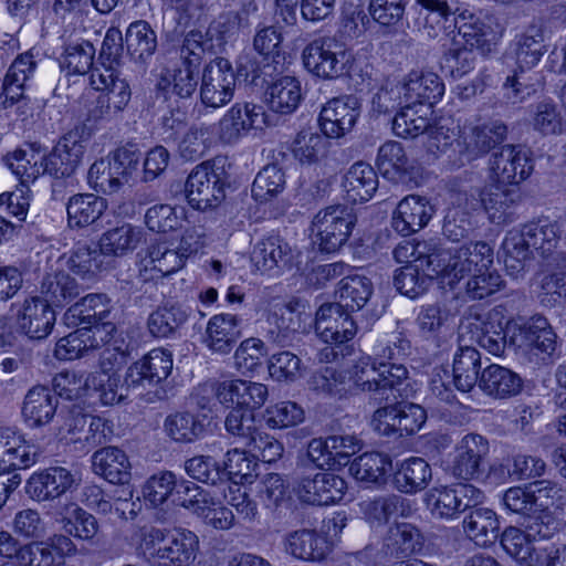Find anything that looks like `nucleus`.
<instances>
[{"mask_svg":"<svg viewBox=\"0 0 566 566\" xmlns=\"http://www.w3.org/2000/svg\"><path fill=\"white\" fill-rule=\"evenodd\" d=\"M510 345L523 352L537 350L552 356L557 347L556 334L546 317L534 315L524 323L507 325Z\"/></svg>","mask_w":566,"mask_h":566,"instance_id":"obj_9","label":"nucleus"},{"mask_svg":"<svg viewBox=\"0 0 566 566\" xmlns=\"http://www.w3.org/2000/svg\"><path fill=\"white\" fill-rule=\"evenodd\" d=\"M403 101L412 105H430L431 107L444 94V84L438 74L432 72L411 71L401 83Z\"/></svg>","mask_w":566,"mask_h":566,"instance_id":"obj_22","label":"nucleus"},{"mask_svg":"<svg viewBox=\"0 0 566 566\" xmlns=\"http://www.w3.org/2000/svg\"><path fill=\"white\" fill-rule=\"evenodd\" d=\"M36 69V61L31 52L19 54L3 78L2 104L11 106L23 97L27 83L32 78Z\"/></svg>","mask_w":566,"mask_h":566,"instance_id":"obj_30","label":"nucleus"},{"mask_svg":"<svg viewBox=\"0 0 566 566\" xmlns=\"http://www.w3.org/2000/svg\"><path fill=\"white\" fill-rule=\"evenodd\" d=\"M490 451L489 440L479 433H468L455 444L450 467L455 479L470 481L483 474V462Z\"/></svg>","mask_w":566,"mask_h":566,"instance_id":"obj_12","label":"nucleus"},{"mask_svg":"<svg viewBox=\"0 0 566 566\" xmlns=\"http://www.w3.org/2000/svg\"><path fill=\"white\" fill-rule=\"evenodd\" d=\"M262 418L270 429H286L302 423L305 411L296 402L286 400L268 406Z\"/></svg>","mask_w":566,"mask_h":566,"instance_id":"obj_64","label":"nucleus"},{"mask_svg":"<svg viewBox=\"0 0 566 566\" xmlns=\"http://www.w3.org/2000/svg\"><path fill=\"white\" fill-rule=\"evenodd\" d=\"M422 545L423 536L416 525L407 522L395 523L384 537L382 553L390 557L409 556L419 552Z\"/></svg>","mask_w":566,"mask_h":566,"instance_id":"obj_36","label":"nucleus"},{"mask_svg":"<svg viewBox=\"0 0 566 566\" xmlns=\"http://www.w3.org/2000/svg\"><path fill=\"white\" fill-rule=\"evenodd\" d=\"M531 151L521 145H504L489 159V179L517 187L533 172Z\"/></svg>","mask_w":566,"mask_h":566,"instance_id":"obj_5","label":"nucleus"},{"mask_svg":"<svg viewBox=\"0 0 566 566\" xmlns=\"http://www.w3.org/2000/svg\"><path fill=\"white\" fill-rule=\"evenodd\" d=\"M524 226L521 229H513L507 232L502 243L504 265L506 270L515 275L523 271L525 261L531 256L532 245L528 244Z\"/></svg>","mask_w":566,"mask_h":566,"instance_id":"obj_60","label":"nucleus"},{"mask_svg":"<svg viewBox=\"0 0 566 566\" xmlns=\"http://www.w3.org/2000/svg\"><path fill=\"white\" fill-rule=\"evenodd\" d=\"M356 222L353 209L344 205L326 207L312 221L314 242L319 251L334 253L348 241Z\"/></svg>","mask_w":566,"mask_h":566,"instance_id":"obj_1","label":"nucleus"},{"mask_svg":"<svg viewBox=\"0 0 566 566\" xmlns=\"http://www.w3.org/2000/svg\"><path fill=\"white\" fill-rule=\"evenodd\" d=\"M378 176L367 163L358 161L350 166L343 177L345 198L352 203H363L373 198L378 189Z\"/></svg>","mask_w":566,"mask_h":566,"instance_id":"obj_32","label":"nucleus"},{"mask_svg":"<svg viewBox=\"0 0 566 566\" xmlns=\"http://www.w3.org/2000/svg\"><path fill=\"white\" fill-rule=\"evenodd\" d=\"M390 469L391 460L388 455L379 452H368L355 459L349 470L358 481L380 483L385 481Z\"/></svg>","mask_w":566,"mask_h":566,"instance_id":"obj_58","label":"nucleus"},{"mask_svg":"<svg viewBox=\"0 0 566 566\" xmlns=\"http://www.w3.org/2000/svg\"><path fill=\"white\" fill-rule=\"evenodd\" d=\"M302 60L310 73L324 80L343 75L348 61L343 45L331 36L317 38L310 42L303 50Z\"/></svg>","mask_w":566,"mask_h":566,"instance_id":"obj_3","label":"nucleus"},{"mask_svg":"<svg viewBox=\"0 0 566 566\" xmlns=\"http://www.w3.org/2000/svg\"><path fill=\"white\" fill-rule=\"evenodd\" d=\"M433 109L430 105L408 104L392 119V132L401 138H415L430 127Z\"/></svg>","mask_w":566,"mask_h":566,"instance_id":"obj_43","label":"nucleus"},{"mask_svg":"<svg viewBox=\"0 0 566 566\" xmlns=\"http://www.w3.org/2000/svg\"><path fill=\"white\" fill-rule=\"evenodd\" d=\"M328 551L326 539L312 530H300L286 538V552L303 560H321Z\"/></svg>","mask_w":566,"mask_h":566,"instance_id":"obj_51","label":"nucleus"},{"mask_svg":"<svg viewBox=\"0 0 566 566\" xmlns=\"http://www.w3.org/2000/svg\"><path fill=\"white\" fill-rule=\"evenodd\" d=\"M107 209L104 198L94 193H76L66 203L67 226L84 229L95 224Z\"/></svg>","mask_w":566,"mask_h":566,"instance_id":"obj_34","label":"nucleus"},{"mask_svg":"<svg viewBox=\"0 0 566 566\" xmlns=\"http://www.w3.org/2000/svg\"><path fill=\"white\" fill-rule=\"evenodd\" d=\"M500 524L490 509H475L463 520L465 534L479 546L492 544L499 536Z\"/></svg>","mask_w":566,"mask_h":566,"instance_id":"obj_46","label":"nucleus"},{"mask_svg":"<svg viewBox=\"0 0 566 566\" xmlns=\"http://www.w3.org/2000/svg\"><path fill=\"white\" fill-rule=\"evenodd\" d=\"M481 368L480 353L470 346L461 347L453 358V382L462 392H469L478 382Z\"/></svg>","mask_w":566,"mask_h":566,"instance_id":"obj_52","label":"nucleus"},{"mask_svg":"<svg viewBox=\"0 0 566 566\" xmlns=\"http://www.w3.org/2000/svg\"><path fill=\"white\" fill-rule=\"evenodd\" d=\"M80 292L76 280L64 271L46 274L41 284L42 300L51 306H63L77 297Z\"/></svg>","mask_w":566,"mask_h":566,"instance_id":"obj_48","label":"nucleus"},{"mask_svg":"<svg viewBox=\"0 0 566 566\" xmlns=\"http://www.w3.org/2000/svg\"><path fill=\"white\" fill-rule=\"evenodd\" d=\"M292 256V249L279 235H269L259 240L251 251L252 265L262 274L285 266Z\"/></svg>","mask_w":566,"mask_h":566,"instance_id":"obj_33","label":"nucleus"},{"mask_svg":"<svg viewBox=\"0 0 566 566\" xmlns=\"http://www.w3.org/2000/svg\"><path fill=\"white\" fill-rule=\"evenodd\" d=\"M4 160L20 185L27 184L30 187L40 176L46 174L44 155L34 149H17L8 154Z\"/></svg>","mask_w":566,"mask_h":566,"instance_id":"obj_47","label":"nucleus"},{"mask_svg":"<svg viewBox=\"0 0 566 566\" xmlns=\"http://www.w3.org/2000/svg\"><path fill=\"white\" fill-rule=\"evenodd\" d=\"M454 23L462 39L461 44L469 45L470 49H475L483 55L490 54L495 49L496 34L482 18L462 12L454 18Z\"/></svg>","mask_w":566,"mask_h":566,"instance_id":"obj_27","label":"nucleus"},{"mask_svg":"<svg viewBox=\"0 0 566 566\" xmlns=\"http://www.w3.org/2000/svg\"><path fill=\"white\" fill-rule=\"evenodd\" d=\"M527 242L542 256L553 254L562 238V224L549 218H541L524 224Z\"/></svg>","mask_w":566,"mask_h":566,"instance_id":"obj_44","label":"nucleus"},{"mask_svg":"<svg viewBox=\"0 0 566 566\" xmlns=\"http://www.w3.org/2000/svg\"><path fill=\"white\" fill-rule=\"evenodd\" d=\"M373 290V283L368 277L359 274L347 275L338 283V302L335 304L346 311H359L370 298Z\"/></svg>","mask_w":566,"mask_h":566,"instance_id":"obj_49","label":"nucleus"},{"mask_svg":"<svg viewBox=\"0 0 566 566\" xmlns=\"http://www.w3.org/2000/svg\"><path fill=\"white\" fill-rule=\"evenodd\" d=\"M55 323V313L41 297L27 298L18 316L19 328L32 339L45 338Z\"/></svg>","mask_w":566,"mask_h":566,"instance_id":"obj_25","label":"nucleus"},{"mask_svg":"<svg viewBox=\"0 0 566 566\" xmlns=\"http://www.w3.org/2000/svg\"><path fill=\"white\" fill-rule=\"evenodd\" d=\"M345 480L317 468H304L298 475L295 492L298 499L313 505H331L339 502L346 491Z\"/></svg>","mask_w":566,"mask_h":566,"instance_id":"obj_4","label":"nucleus"},{"mask_svg":"<svg viewBox=\"0 0 566 566\" xmlns=\"http://www.w3.org/2000/svg\"><path fill=\"white\" fill-rule=\"evenodd\" d=\"M208 394H216V398L224 406L235 408L259 409L268 399V387L261 382L243 379H230L221 382H210L202 387Z\"/></svg>","mask_w":566,"mask_h":566,"instance_id":"obj_10","label":"nucleus"},{"mask_svg":"<svg viewBox=\"0 0 566 566\" xmlns=\"http://www.w3.org/2000/svg\"><path fill=\"white\" fill-rule=\"evenodd\" d=\"M93 471L111 483L123 484L129 480L130 463L125 452L116 447H105L92 455Z\"/></svg>","mask_w":566,"mask_h":566,"instance_id":"obj_37","label":"nucleus"},{"mask_svg":"<svg viewBox=\"0 0 566 566\" xmlns=\"http://www.w3.org/2000/svg\"><path fill=\"white\" fill-rule=\"evenodd\" d=\"M56 405L57 400L49 388L35 386L24 397L22 416L30 427H41L52 420Z\"/></svg>","mask_w":566,"mask_h":566,"instance_id":"obj_39","label":"nucleus"},{"mask_svg":"<svg viewBox=\"0 0 566 566\" xmlns=\"http://www.w3.org/2000/svg\"><path fill=\"white\" fill-rule=\"evenodd\" d=\"M360 113V103L356 96L334 97L319 112L321 130L329 138H342L355 127Z\"/></svg>","mask_w":566,"mask_h":566,"instance_id":"obj_11","label":"nucleus"},{"mask_svg":"<svg viewBox=\"0 0 566 566\" xmlns=\"http://www.w3.org/2000/svg\"><path fill=\"white\" fill-rule=\"evenodd\" d=\"M24 434L11 427L0 428V471L27 469L35 463V451Z\"/></svg>","mask_w":566,"mask_h":566,"instance_id":"obj_20","label":"nucleus"},{"mask_svg":"<svg viewBox=\"0 0 566 566\" xmlns=\"http://www.w3.org/2000/svg\"><path fill=\"white\" fill-rule=\"evenodd\" d=\"M324 133L312 129L300 130L291 144L293 157L301 165H315L325 159L331 148V142Z\"/></svg>","mask_w":566,"mask_h":566,"instance_id":"obj_41","label":"nucleus"},{"mask_svg":"<svg viewBox=\"0 0 566 566\" xmlns=\"http://www.w3.org/2000/svg\"><path fill=\"white\" fill-rule=\"evenodd\" d=\"M380 366H376L375 358L361 356L355 360L348 371L347 380L356 391L369 395L370 399L379 402V374Z\"/></svg>","mask_w":566,"mask_h":566,"instance_id":"obj_50","label":"nucleus"},{"mask_svg":"<svg viewBox=\"0 0 566 566\" xmlns=\"http://www.w3.org/2000/svg\"><path fill=\"white\" fill-rule=\"evenodd\" d=\"M188 316V311L181 305H165L149 315L148 329L156 337H168L186 323Z\"/></svg>","mask_w":566,"mask_h":566,"instance_id":"obj_59","label":"nucleus"},{"mask_svg":"<svg viewBox=\"0 0 566 566\" xmlns=\"http://www.w3.org/2000/svg\"><path fill=\"white\" fill-rule=\"evenodd\" d=\"M185 191L189 205L197 210L217 207L226 197L224 170L208 161L198 165L189 174Z\"/></svg>","mask_w":566,"mask_h":566,"instance_id":"obj_2","label":"nucleus"},{"mask_svg":"<svg viewBox=\"0 0 566 566\" xmlns=\"http://www.w3.org/2000/svg\"><path fill=\"white\" fill-rule=\"evenodd\" d=\"M469 251V243L461 247L443 248L437 243L433 272L438 273L452 287L465 276L473 275L469 258L465 255Z\"/></svg>","mask_w":566,"mask_h":566,"instance_id":"obj_26","label":"nucleus"},{"mask_svg":"<svg viewBox=\"0 0 566 566\" xmlns=\"http://www.w3.org/2000/svg\"><path fill=\"white\" fill-rule=\"evenodd\" d=\"M167 436L176 442H193L205 432L203 423L190 412L169 415L164 422Z\"/></svg>","mask_w":566,"mask_h":566,"instance_id":"obj_62","label":"nucleus"},{"mask_svg":"<svg viewBox=\"0 0 566 566\" xmlns=\"http://www.w3.org/2000/svg\"><path fill=\"white\" fill-rule=\"evenodd\" d=\"M521 200L517 187L500 182L485 186L481 192V202L489 219L495 224H507L516 220V207Z\"/></svg>","mask_w":566,"mask_h":566,"instance_id":"obj_16","label":"nucleus"},{"mask_svg":"<svg viewBox=\"0 0 566 566\" xmlns=\"http://www.w3.org/2000/svg\"><path fill=\"white\" fill-rule=\"evenodd\" d=\"M511 49L516 69L521 73L532 70L546 52L542 27L531 24L524 32L515 36Z\"/></svg>","mask_w":566,"mask_h":566,"instance_id":"obj_31","label":"nucleus"},{"mask_svg":"<svg viewBox=\"0 0 566 566\" xmlns=\"http://www.w3.org/2000/svg\"><path fill=\"white\" fill-rule=\"evenodd\" d=\"M241 337V319L229 313L217 314L208 321L203 343L216 354H229Z\"/></svg>","mask_w":566,"mask_h":566,"instance_id":"obj_24","label":"nucleus"},{"mask_svg":"<svg viewBox=\"0 0 566 566\" xmlns=\"http://www.w3.org/2000/svg\"><path fill=\"white\" fill-rule=\"evenodd\" d=\"M172 369L170 352L155 348L127 369V385L145 388L166 379Z\"/></svg>","mask_w":566,"mask_h":566,"instance_id":"obj_17","label":"nucleus"},{"mask_svg":"<svg viewBox=\"0 0 566 566\" xmlns=\"http://www.w3.org/2000/svg\"><path fill=\"white\" fill-rule=\"evenodd\" d=\"M406 500L397 494H388L363 501L359 506L365 518L371 525H381L397 514L403 515Z\"/></svg>","mask_w":566,"mask_h":566,"instance_id":"obj_61","label":"nucleus"},{"mask_svg":"<svg viewBox=\"0 0 566 566\" xmlns=\"http://www.w3.org/2000/svg\"><path fill=\"white\" fill-rule=\"evenodd\" d=\"M142 230L130 223H122L105 231L98 241L101 253L107 256H124L133 252L142 241Z\"/></svg>","mask_w":566,"mask_h":566,"instance_id":"obj_42","label":"nucleus"},{"mask_svg":"<svg viewBox=\"0 0 566 566\" xmlns=\"http://www.w3.org/2000/svg\"><path fill=\"white\" fill-rule=\"evenodd\" d=\"M67 319H77V324H93L108 319L111 316V300L106 294L92 293L82 297L66 313Z\"/></svg>","mask_w":566,"mask_h":566,"instance_id":"obj_55","label":"nucleus"},{"mask_svg":"<svg viewBox=\"0 0 566 566\" xmlns=\"http://www.w3.org/2000/svg\"><path fill=\"white\" fill-rule=\"evenodd\" d=\"M513 323L503 322V317L497 312L490 313L481 324L476 337L479 346L494 356L503 354L507 344V336L510 337L507 325Z\"/></svg>","mask_w":566,"mask_h":566,"instance_id":"obj_56","label":"nucleus"},{"mask_svg":"<svg viewBox=\"0 0 566 566\" xmlns=\"http://www.w3.org/2000/svg\"><path fill=\"white\" fill-rule=\"evenodd\" d=\"M482 500L481 490L469 483L432 488L426 496L432 515L443 520L457 518L465 510L481 503Z\"/></svg>","mask_w":566,"mask_h":566,"instance_id":"obj_7","label":"nucleus"},{"mask_svg":"<svg viewBox=\"0 0 566 566\" xmlns=\"http://www.w3.org/2000/svg\"><path fill=\"white\" fill-rule=\"evenodd\" d=\"M266 124L263 106L252 103H235L219 120V137L232 144L251 129H261Z\"/></svg>","mask_w":566,"mask_h":566,"instance_id":"obj_13","label":"nucleus"},{"mask_svg":"<svg viewBox=\"0 0 566 566\" xmlns=\"http://www.w3.org/2000/svg\"><path fill=\"white\" fill-rule=\"evenodd\" d=\"M90 83L96 91H105L115 111L122 113L130 102L132 90L120 71L113 65L95 66L90 75Z\"/></svg>","mask_w":566,"mask_h":566,"instance_id":"obj_23","label":"nucleus"},{"mask_svg":"<svg viewBox=\"0 0 566 566\" xmlns=\"http://www.w3.org/2000/svg\"><path fill=\"white\" fill-rule=\"evenodd\" d=\"M506 134V125L497 119L472 126L469 132L463 133L461 155L467 161L475 160L501 144Z\"/></svg>","mask_w":566,"mask_h":566,"instance_id":"obj_19","label":"nucleus"},{"mask_svg":"<svg viewBox=\"0 0 566 566\" xmlns=\"http://www.w3.org/2000/svg\"><path fill=\"white\" fill-rule=\"evenodd\" d=\"M172 502L202 517H208L217 505L209 491L188 480L178 481Z\"/></svg>","mask_w":566,"mask_h":566,"instance_id":"obj_54","label":"nucleus"},{"mask_svg":"<svg viewBox=\"0 0 566 566\" xmlns=\"http://www.w3.org/2000/svg\"><path fill=\"white\" fill-rule=\"evenodd\" d=\"M81 482L82 475L77 469L54 465L33 473L27 482L25 492L38 502L53 501L76 490Z\"/></svg>","mask_w":566,"mask_h":566,"instance_id":"obj_8","label":"nucleus"},{"mask_svg":"<svg viewBox=\"0 0 566 566\" xmlns=\"http://www.w3.org/2000/svg\"><path fill=\"white\" fill-rule=\"evenodd\" d=\"M434 276H439L438 273L422 269V266L408 264L396 270L394 284L402 295L416 298L427 291Z\"/></svg>","mask_w":566,"mask_h":566,"instance_id":"obj_57","label":"nucleus"},{"mask_svg":"<svg viewBox=\"0 0 566 566\" xmlns=\"http://www.w3.org/2000/svg\"><path fill=\"white\" fill-rule=\"evenodd\" d=\"M57 515L66 533L75 538L92 542L99 531L96 517L74 502L60 505Z\"/></svg>","mask_w":566,"mask_h":566,"instance_id":"obj_40","label":"nucleus"},{"mask_svg":"<svg viewBox=\"0 0 566 566\" xmlns=\"http://www.w3.org/2000/svg\"><path fill=\"white\" fill-rule=\"evenodd\" d=\"M533 531V526H530L527 531L510 526L501 536L504 551L525 566H539L541 557L538 549L535 547L536 535L539 537L547 536L546 533L542 534L541 530L536 533Z\"/></svg>","mask_w":566,"mask_h":566,"instance_id":"obj_28","label":"nucleus"},{"mask_svg":"<svg viewBox=\"0 0 566 566\" xmlns=\"http://www.w3.org/2000/svg\"><path fill=\"white\" fill-rule=\"evenodd\" d=\"M339 305L326 303L316 312L315 332L326 344L339 345L350 340L356 334V324Z\"/></svg>","mask_w":566,"mask_h":566,"instance_id":"obj_14","label":"nucleus"},{"mask_svg":"<svg viewBox=\"0 0 566 566\" xmlns=\"http://www.w3.org/2000/svg\"><path fill=\"white\" fill-rule=\"evenodd\" d=\"M266 95L273 112L292 114L303 98L301 82L294 76H282L269 86Z\"/></svg>","mask_w":566,"mask_h":566,"instance_id":"obj_45","label":"nucleus"},{"mask_svg":"<svg viewBox=\"0 0 566 566\" xmlns=\"http://www.w3.org/2000/svg\"><path fill=\"white\" fill-rule=\"evenodd\" d=\"M199 547V537L193 532L176 528L169 532L163 546L159 566H189L196 560Z\"/></svg>","mask_w":566,"mask_h":566,"instance_id":"obj_29","label":"nucleus"},{"mask_svg":"<svg viewBox=\"0 0 566 566\" xmlns=\"http://www.w3.org/2000/svg\"><path fill=\"white\" fill-rule=\"evenodd\" d=\"M125 41L128 54L137 62L148 61L157 49V35L149 23L144 20L129 24Z\"/></svg>","mask_w":566,"mask_h":566,"instance_id":"obj_53","label":"nucleus"},{"mask_svg":"<svg viewBox=\"0 0 566 566\" xmlns=\"http://www.w3.org/2000/svg\"><path fill=\"white\" fill-rule=\"evenodd\" d=\"M235 85L237 76L231 63L227 59L216 57L203 67L200 101L206 107L220 108L232 101Z\"/></svg>","mask_w":566,"mask_h":566,"instance_id":"obj_6","label":"nucleus"},{"mask_svg":"<svg viewBox=\"0 0 566 566\" xmlns=\"http://www.w3.org/2000/svg\"><path fill=\"white\" fill-rule=\"evenodd\" d=\"M432 479L430 464L420 457H411L397 463L392 483L406 494H415L424 490Z\"/></svg>","mask_w":566,"mask_h":566,"instance_id":"obj_35","label":"nucleus"},{"mask_svg":"<svg viewBox=\"0 0 566 566\" xmlns=\"http://www.w3.org/2000/svg\"><path fill=\"white\" fill-rule=\"evenodd\" d=\"M434 214L426 197L409 195L401 199L392 213V228L401 235H409L424 228Z\"/></svg>","mask_w":566,"mask_h":566,"instance_id":"obj_18","label":"nucleus"},{"mask_svg":"<svg viewBox=\"0 0 566 566\" xmlns=\"http://www.w3.org/2000/svg\"><path fill=\"white\" fill-rule=\"evenodd\" d=\"M184 264V254L170 249L166 242L154 243L139 263V277L144 282L161 279L177 272Z\"/></svg>","mask_w":566,"mask_h":566,"instance_id":"obj_21","label":"nucleus"},{"mask_svg":"<svg viewBox=\"0 0 566 566\" xmlns=\"http://www.w3.org/2000/svg\"><path fill=\"white\" fill-rule=\"evenodd\" d=\"M308 387L317 395L325 397L342 398L350 390L347 374L332 367L315 371L308 380Z\"/></svg>","mask_w":566,"mask_h":566,"instance_id":"obj_63","label":"nucleus"},{"mask_svg":"<svg viewBox=\"0 0 566 566\" xmlns=\"http://www.w3.org/2000/svg\"><path fill=\"white\" fill-rule=\"evenodd\" d=\"M479 387L484 394L503 399L521 391L522 379L511 369L492 364L481 373Z\"/></svg>","mask_w":566,"mask_h":566,"instance_id":"obj_38","label":"nucleus"},{"mask_svg":"<svg viewBox=\"0 0 566 566\" xmlns=\"http://www.w3.org/2000/svg\"><path fill=\"white\" fill-rule=\"evenodd\" d=\"M556 484L549 481L534 482L530 488L513 486L505 491L502 501L505 509L522 516L533 517L547 507L542 497L557 493Z\"/></svg>","mask_w":566,"mask_h":566,"instance_id":"obj_15","label":"nucleus"}]
</instances>
